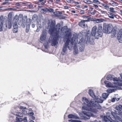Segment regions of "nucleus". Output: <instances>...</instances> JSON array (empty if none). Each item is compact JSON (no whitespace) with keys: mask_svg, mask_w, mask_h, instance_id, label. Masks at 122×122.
<instances>
[{"mask_svg":"<svg viewBox=\"0 0 122 122\" xmlns=\"http://www.w3.org/2000/svg\"><path fill=\"white\" fill-rule=\"evenodd\" d=\"M97 97V99H95L97 100V101H95L98 103H102L104 100V99H102V98L101 97L100 98H98Z\"/></svg>","mask_w":122,"mask_h":122,"instance_id":"aec40b11","label":"nucleus"},{"mask_svg":"<svg viewBox=\"0 0 122 122\" xmlns=\"http://www.w3.org/2000/svg\"><path fill=\"white\" fill-rule=\"evenodd\" d=\"M108 15V17L112 19H114V17L116 16V15H115L111 13H109Z\"/></svg>","mask_w":122,"mask_h":122,"instance_id":"4be33fe9","label":"nucleus"},{"mask_svg":"<svg viewBox=\"0 0 122 122\" xmlns=\"http://www.w3.org/2000/svg\"><path fill=\"white\" fill-rule=\"evenodd\" d=\"M91 35L95 36V39H98L99 37H101L102 35V31L97 30V27L95 25L92 29Z\"/></svg>","mask_w":122,"mask_h":122,"instance_id":"39448f33","label":"nucleus"},{"mask_svg":"<svg viewBox=\"0 0 122 122\" xmlns=\"http://www.w3.org/2000/svg\"><path fill=\"white\" fill-rule=\"evenodd\" d=\"M54 10L51 8H50L49 9H48L47 11H49L50 12H54Z\"/></svg>","mask_w":122,"mask_h":122,"instance_id":"c03bdc74","label":"nucleus"},{"mask_svg":"<svg viewBox=\"0 0 122 122\" xmlns=\"http://www.w3.org/2000/svg\"><path fill=\"white\" fill-rule=\"evenodd\" d=\"M87 21V20H86L81 21L79 23V25L82 28L86 27L87 26V25L86 24L85 22Z\"/></svg>","mask_w":122,"mask_h":122,"instance_id":"ddd939ff","label":"nucleus"},{"mask_svg":"<svg viewBox=\"0 0 122 122\" xmlns=\"http://www.w3.org/2000/svg\"><path fill=\"white\" fill-rule=\"evenodd\" d=\"M115 119H117L119 121L122 122V119L118 116H117Z\"/></svg>","mask_w":122,"mask_h":122,"instance_id":"79ce46f5","label":"nucleus"},{"mask_svg":"<svg viewBox=\"0 0 122 122\" xmlns=\"http://www.w3.org/2000/svg\"><path fill=\"white\" fill-rule=\"evenodd\" d=\"M23 121L24 122H27V117H25L23 119Z\"/></svg>","mask_w":122,"mask_h":122,"instance_id":"de8ad7c7","label":"nucleus"},{"mask_svg":"<svg viewBox=\"0 0 122 122\" xmlns=\"http://www.w3.org/2000/svg\"><path fill=\"white\" fill-rule=\"evenodd\" d=\"M69 122H81V121L79 120H72V119L69 120H68Z\"/></svg>","mask_w":122,"mask_h":122,"instance_id":"72a5a7b5","label":"nucleus"},{"mask_svg":"<svg viewBox=\"0 0 122 122\" xmlns=\"http://www.w3.org/2000/svg\"><path fill=\"white\" fill-rule=\"evenodd\" d=\"M104 83L105 84L106 86V87L114 88L115 87V85H113L111 83L107 81H105Z\"/></svg>","mask_w":122,"mask_h":122,"instance_id":"f8f14e48","label":"nucleus"},{"mask_svg":"<svg viewBox=\"0 0 122 122\" xmlns=\"http://www.w3.org/2000/svg\"><path fill=\"white\" fill-rule=\"evenodd\" d=\"M15 5L17 6H20V4L19 3H16L15 4Z\"/></svg>","mask_w":122,"mask_h":122,"instance_id":"338daca9","label":"nucleus"},{"mask_svg":"<svg viewBox=\"0 0 122 122\" xmlns=\"http://www.w3.org/2000/svg\"><path fill=\"white\" fill-rule=\"evenodd\" d=\"M97 30H100L102 31V26L101 25H99L98 26L97 29Z\"/></svg>","mask_w":122,"mask_h":122,"instance_id":"7c9ffc66","label":"nucleus"},{"mask_svg":"<svg viewBox=\"0 0 122 122\" xmlns=\"http://www.w3.org/2000/svg\"><path fill=\"white\" fill-rule=\"evenodd\" d=\"M76 38H77V43H78L79 51L80 52L83 51L84 49L85 46L83 44L84 39L83 38L82 35L81 33L78 34H75L73 35V36L72 38V40L76 41Z\"/></svg>","mask_w":122,"mask_h":122,"instance_id":"7ed1b4c3","label":"nucleus"},{"mask_svg":"<svg viewBox=\"0 0 122 122\" xmlns=\"http://www.w3.org/2000/svg\"><path fill=\"white\" fill-rule=\"evenodd\" d=\"M73 3H74L78 5L79 4V3L78 2L74 1H73Z\"/></svg>","mask_w":122,"mask_h":122,"instance_id":"680f3d73","label":"nucleus"},{"mask_svg":"<svg viewBox=\"0 0 122 122\" xmlns=\"http://www.w3.org/2000/svg\"><path fill=\"white\" fill-rule=\"evenodd\" d=\"M118 115L121 116L122 117V112L121 111H120L118 112Z\"/></svg>","mask_w":122,"mask_h":122,"instance_id":"603ef678","label":"nucleus"},{"mask_svg":"<svg viewBox=\"0 0 122 122\" xmlns=\"http://www.w3.org/2000/svg\"><path fill=\"white\" fill-rule=\"evenodd\" d=\"M115 101V99L114 98H113L111 99V101L113 102H114Z\"/></svg>","mask_w":122,"mask_h":122,"instance_id":"4d7b16f0","label":"nucleus"},{"mask_svg":"<svg viewBox=\"0 0 122 122\" xmlns=\"http://www.w3.org/2000/svg\"><path fill=\"white\" fill-rule=\"evenodd\" d=\"M20 108L21 109H26V108L25 107H22L21 106H20Z\"/></svg>","mask_w":122,"mask_h":122,"instance_id":"864d4df0","label":"nucleus"},{"mask_svg":"<svg viewBox=\"0 0 122 122\" xmlns=\"http://www.w3.org/2000/svg\"><path fill=\"white\" fill-rule=\"evenodd\" d=\"M67 28V26H64V27L62 28L61 29V30L62 31H65L66 30Z\"/></svg>","mask_w":122,"mask_h":122,"instance_id":"f704fd0d","label":"nucleus"},{"mask_svg":"<svg viewBox=\"0 0 122 122\" xmlns=\"http://www.w3.org/2000/svg\"><path fill=\"white\" fill-rule=\"evenodd\" d=\"M18 21V20L17 19H16L15 18H14L13 21V26H18L17 25Z\"/></svg>","mask_w":122,"mask_h":122,"instance_id":"b1692460","label":"nucleus"},{"mask_svg":"<svg viewBox=\"0 0 122 122\" xmlns=\"http://www.w3.org/2000/svg\"><path fill=\"white\" fill-rule=\"evenodd\" d=\"M117 38L119 42L122 43V29L120 30Z\"/></svg>","mask_w":122,"mask_h":122,"instance_id":"9b49d317","label":"nucleus"},{"mask_svg":"<svg viewBox=\"0 0 122 122\" xmlns=\"http://www.w3.org/2000/svg\"><path fill=\"white\" fill-rule=\"evenodd\" d=\"M102 5L104 7L105 9L107 10H108L109 9V6L107 4H102Z\"/></svg>","mask_w":122,"mask_h":122,"instance_id":"c756f323","label":"nucleus"},{"mask_svg":"<svg viewBox=\"0 0 122 122\" xmlns=\"http://www.w3.org/2000/svg\"><path fill=\"white\" fill-rule=\"evenodd\" d=\"M48 9L45 8L44 9H42L41 10V11L43 13H46Z\"/></svg>","mask_w":122,"mask_h":122,"instance_id":"473e14b6","label":"nucleus"},{"mask_svg":"<svg viewBox=\"0 0 122 122\" xmlns=\"http://www.w3.org/2000/svg\"><path fill=\"white\" fill-rule=\"evenodd\" d=\"M112 76L111 75H108L107 77V79L108 80H111L112 79Z\"/></svg>","mask_w":122,"mask_h":122,"instance_id":"c9c22d12","label":"nucleus"},{"mask_svg":"<svg viewBox=\"0 0 122 122\" xmlns=\"http://www.w3.org/2000/svg\"><path fill=\"white\" fill-rule=\"evenodd\" d=\"M111 118L110 117H108V118L107 116H104L103 118V122H107L109 121H111Z\"/></svg>","mask_w":122,"mask_h":122,"instance_id":"a211bd4d","label":"nucleus"},{"mask_svg":"<svg viewBox=\"0 0 122 122\" xmlns=\"http://www.w3.org/2000/svg\"><path fill=\"white\" fill-rule=\"evenodd\" d=\"M68 117L69 118H74L77 119H79V117L77 116L76 115L69 114L68 115Z\"/></svg>","mask_w":122,"mask_h":122,"instance_id":"dca6fc26","label":"nucleus"},{"mask_svg":"<svg viewBox=\"0 0 122 122\" xmlns=\"http://www.w3.org/2000/svg\"><path fill=\"white\" fill-rule=\"evenodd\" d=\"M80 13L81 14H83L84 13V10H80Z\"/></svg>","mask_w":122,"mask_h":122,"instance_id":"6e6d98bb","label":"nucleus"},{"mask_svg":"<svg viewBox=\"0 0 122 122\" xmlns=\"http://www.w3.org/2000/svg\"><path fill=\"white\" fill-rule=\"evenodd\" d=\"M31 20L30 18L27 19L26 16H24L22 18V23L21 24L19 23V25H20L23 28H25V26L27 25L28 23H29L30 24Z\"/></svg>","mask_w":122,"mask_h":122,"instance_id":"6e6552de","label":"nucleus"},{"mask_svg":"<svg viewBox=\"0 0 122 122\" xmlns=\"http://www.w3.org/2000/svg\"><path fill=\"white\" fill-rule=\"evenodd\" d=\"M46 0H38V2L39 3L40 2H43V1H45Z\"/></svg>","mask_w":122,"mask_h":122,"instance_id":"bf43d9fd","label":"nucleus"},{"mask_svg":"<svg viewBox=\"0 0 122 122\" xmlns=\"http://www.w3.org/2000/svg\"><path fill=\"white\" fill-rule=\"evenodd\" d=\"M41 4L43 6H44L45 5V3L44 2H41Z\"/></svg>","mask_w":122,"mask_h":122,"instance_id":"13d9d810","label":"nucleus"},{"mask_svg":"<svg viewBox=\"0 0 122 122\" xmlns=\"http://www.w3.org/2000/svg\"><path fill=\"white\" fill-rule=\"evenodd\" d=\"M15 115L19 117H23V114L22 113L20 112L16 113Z\"/></svg>","mask_w":122,"mask_h":122,"instance_id":"a878e982","label":"nucleus"},{"mask_svg":"<svg viewBox=\"0 0 122 122\" xmlns=\"http://www.w3.org/2000/svg\"><path fill=\"white\" fill-rule=\"evenodd\" d=\"M27 5V6L28 7L30 8H31L33 7V5L31 4H29L28 3Z\"/></svg>","mask_w":122,"mask_h":122,"instance_id":"58836bf2","label":"nucleus"},{"mask_svg":"<svg viewBox=\"0 0 122 122\" xmlns=\"http://www.w3.org/2000/svg\"><path fill=\"white\" fill-rule=\"evenodd\" d=\"M28 3H26V2L25 3H22V5H27V4H28Z\"/></svg>","mask_w":122,"mask_h":122,"instance_id":"0e129e2a","label":"nucleus"},{"mask_svg":"<svg viewBox=\"0 0 122 122\" xmlns=\"http://www.w3.org/2000/svg\"><path fill=\"white\" fill-rule=\"evenodd\" d=\"M112 5H113L117 6V5L118 4L117 2L113 1L112 3Z\"/></svg>","mask_w":122,"mask_h":122,"instance_id":"49530a36","label":"nucleus"},{"mask_svg":"<svg viewBox=\"0 0 122 122\" xmlns=\"http://www.w3.org/2000/svg\"><path fill=\"white\" fill-rule=\"evenodd\" d=\"M116 30L115 29H112V30L111 32L112 34V37H114L115 36V35L116 34Z\"/></svg>","mask_w":122,"mask_h":122,"instance_id":"5701e85b","label":"nucleus"},{"mask_svg":"<svg viewBox=\"0 0 122 122\" xmlns=\"http://www.w3.org/2000/svg\"><path fill=\"white\" fill-rule=\"evenodd\" d=\"M37 16L36 15H34L32 17V19L34 20H37Z\"/></svg>","mask_w":122,"mask_h":122,"instance_id":"ea45409f","label":"nucleus"},{"mask_svg":"<svg viewBox=\"0 0 122 122\" xmlns=\"http://www.w3.org/2000/svg\"><path fill=\"white\" fill-rule=\"evenodd\" d=\"M31 118L33 120H34L35 119V117L34 116H31Z\"/></svg>","mask_w":122,"mask_h":122,"instance_id":"69168bd1","label":"nucleus"},{"mask_svg":"<svg viewBox=\"0 0 122 122\" xmlns=\"http://www.w3.org/2000/svg\"><path fill=\"white\" fill-rule=\"evenodd\" d=\"M18 28H13V32L14 33H16L18 32Z\"/></svg>","mask_w":122,"mask_h":122,"instance_id":"e433bc0d","label":"nucleus"},{"mask_svg":"<svg viewBox=\"0 0 122 122\" xmlns=\"http://www.w3.org/2000/svg\"><path fill=\"white\" fill-rule=\"evenodd\" d=\"M109 95V94L106 93H103L102 94V98L104 99H106Z\"/></svg>","mask_w":122,"mask_h":122,"instance_id":"412c9836","label":"nucleus"},{"mask_svg":"<svg viewBox=\"0 0 122 122\" xmlns=\"http://www.w3.org/2000/svg\"><path fill=\"white\" fill-rule=\"evenodd\" d=\"M82 17L84 18H87L89 17V16H88L84 15L82 16Z\"/></svg>","mask_w":122,"mask_h":122,"instance_id":"5fc2aeb1","label":"nucleus"},{"mask_svg":"<svg viewBox=\"0 0 122 122\" xmlns=\"http://www.w3.org/2000/svg\"><path fill=\"white\" fill-rule=\"evenodd\" d=\"M106 21V20L102 19H97L95 20L94 23H98L103 22H105Z\"/></svg>","mask_w":122,"mask_h":122,"instance_id":"6ab92c4d","label":"nucleus"},{"mask_svg":"<svg viewBox=\"0 0 122 122\" xmlns=\"http://www.w3.org/2000/svg\"><path fill=\"white\" fill-rule=\"evenodd\" d=\"M66 1L69 3H73V0H66Z\"/></svg>","mask_w":122,"mask_h":122,"instance_id":"4c0bfd02","label":"nucleus"},{"mask_svg":"<svg viewBox=\"0 0 122 122\" xmlns=\"http://www.w3.org/2000/svg\"><path fill=\"white\" fill-rule=\"evenodd\" d=\"M103 29L105 33L109 34L111 33L112 29L113 27L111 24H109L107 25H105L103 27Z\"/></svg>","mask_w":122,"mask_h":122,"instance_id":"1a4fd4ad","label":"nucleus"},{"mask_svg":"<svg viewBox=\"0 0 122 122\" xmlns=\"http://www.w3.org/2000/svg\"><path fill=\"white\" fill-rule=\"evenodd\" d=\"M89 93L90 95L94 99H97V97L94 95L92 90H89Z\"/></svg>","mask_w":122,"mask_h":122,"instance_id":"2eb2a0df","label":"nucleus"},{"mask_svg":"<svg viewBox=\"0 0 122 122\" xmlns=\"http://www.w3.org/2000/svg\"><path fill=\"white\" fill-rule=\"evenodd\" d=\"M48 24L49 27V32L50 34L53 36L55 33L56 34L58 35V34L60 29V24L59 23L57 24L56 27L55 28V21L50 20H48Z\"/></svg>","mask_w":122,"mask_h":122,"instance_id":"f03ea898","label":"nucleus"},{"mask_svg":"<svg viewBox=\"0 0 122 122\" xmlns=\"http://www.w3.org/2000/svg\"><path fill=\"white\" fill-rule=\"evenodd\" d=\"M115 109L117 111H116V113L118 115V112L120 111H121V110H122V106L119 105L115 107Z\"/></svg>","mask_w":122,"mask_h":122,"instance_id":"f3484780","label":"nucleus"},{"mask_svg":"<svg viewBox=\"0 0 122 122\" xmlns=\"http://www.w3.org/2000/svg\"><path fill=\"white\" fill-rule=\"evenodd\" d=\"M34 114V113L33 112H30L29 113H28V115L30 116H32Z\"/></svg>","mask_w":122,"mask_h":122,"instance_id":"8fccbe9b","label":"nucleus"},{"mask_svg":"<svg viewBox=\"0 0 122 122\" xmlns=\"http://www.w3.org/2000/svg\"><path fill=\"white\" fill-rule=\"evenodd\" d=\"M55 34L56 35L55 37L52 36L50 37L48 42L51 43V45L52 46H55L56 47L58 43L59 35H58Z\"/></svg>","mask_w":122,"mask_h":122,"instance_id":"423d86ee","label":"nucleus"},{"mask_svg":"<svg viewBox=\"0 0 122 122\" xmlns=\"http://www.w3.org/2000/svg\"><path fill=\"white\" fill-rule=\"evenodd\" d=\"M107 93H109L112 92L111 91V89H107Z\"/></svg>","mask_w":122,"mask_h":122,"instance_id":"09e8293b","label":"nucleus"},{"mask_svg":"<svg viewBox=\"0 0 122 122\" xmlns=\"http://www.w3.org/2000/svg\"><path fill=\"white\" fill-rule=\"evenodd\" d=\"M66 36L68 38L71 36V33L69 31H66Z\"/></svg>","mask_w":122,"mask_h":122,"instance_id":"c85d7f7f","label":"nucleus"},{"mask_svg":"<svg viewBox=\"0 0 122 122\" xmlns=\"http://www.w3.org/2000/svg\"><path fill=\"white\" fill-rule=\"evenodd\" d=\"M46 31L45 30H43L40 37V40H41L43 41L45 40L46 37Z\"/></svg>","mask_w":122,"mask_h":122,"instance_id":"4468645a","label":"nucleus"},{"mask_svg":"<svg viewBox=\"0 0 122 122\" xmlns=\"http://www.w3.org/2000/svg\"><path fill=\"white\" fill-rule=\"evenodd\" d=\"M116 86L115 85V87L113 89H111V91L112 92H114L116 91Z\"/></svg>","mask_w":122,"mask_h":122,"instance_id":"a18cd8bd","label":"nucleus"},{"mask_svg":"<svg viewBox=\"0 0 122 122\" xmlns=\"http://www.w3.org/2000/svg\"><path fill=\"white\" fill-rule=\"evenodd\" d=\"M113 80L114 81H118V79L116 78H113Z\"/></svg>","mask_w":122,"mask_h":122,"instance_id":"052dcab7","label":"nucleus"},{"mask_svg":"<svg viewBox=\"0 0 122 122\" xmlns=\"http://www.w3.org/2000/svg\"><path fill=\"white\" fill-rule=\"evenodd\" d=\"M16 121L15 122H20L23 121L22 119L21 118H19L17 117H16Z\"/></svg>","mask_w":122,"mask_h":122,"instance_id":"cd10ccee","label":"nucleus"},{"mask_svg":"<svg viewBox=\"0 0 122 122\" xmlns=\"http://www.w3.org/2000/svg\"><path fill=\"white\" fill-rule=\"evenodd\" d=\"M59 12H54V14L56 16H59L60 15Z\"/></svg>","mask_w":122,"mask_h":122,"instance_id":"37998d69","label":"nucleus"},{"mask_svg":"<svg viewBox=\"0 0 122 122\" xmlns=\"http://www.w3.org/2000/svg\"><path fill=\"white\" fill-rule=\"evenodd\" d=\"M110 10L109 11L111 12H112L113 13H115L116 11L114 10V9L113 8H109Z\"/></svg>","mask_w":122,"mask_h":122,"instance_id":"a19ab883","label":"nucleus"},{"mask_svg":"<svg viewBox=\"0 0 122 122\" xmlns=\"http://www.w3.org/2000/svg\"><path fill=\"white\" fill-rule=\"evenodd\" d=\"M82 101L84 103L83 104L82 112L80 114V116L84 119H89L92 115V113H95L97 111L96 109H92L91 106L99 109L102 107L100 105L94 100H91L90 102L85 97L82 98Z\"/></svg>","mask_w":122,"mask_h":122,"instance_id":"f257e3e1","label":"nucleus"},{"mask_svg":"<svg viewBox=\"0 0 122 122\" xmlns=\"http://www.w3.org/2000/svg\"><path fill=\"white\" fill-rule=\"evenodd\" d=\"M84 2L88 4H92V2L89 0H84Z\"/></svg>","mask_w":122,"mask_h":122,"instance_id":"bb28decb","label":"nucleus"},{"mask_svg":"<svg viewBox=\"0 0 122 122\" xmlns=\"http://www.w3.org/2000/svg\"><path fill=\"white\" fill-rule=\"evenodd\" d=\"M93 5L94 6V7L96 8H97L98 7V6L97 5L93 4Z\"/></svg>","mask_w":122,"mask_h":122,"instance_id":"774afa93","label":"nucleus"},{"mask_svg":"<svg viewBox=\"0 0 122 122\" xmlns=\"http://www.w3.org/2000/svg\"><path fill=\"white\" fill-rule=\"evenodd\" d=\"M95 19H94V18H91V21H94V23H95Z\"/></svg>","mask_w":122,"mask_h":122,"instance_id":"e2e57ef3","label":"nucleus"},{"mask_svg":"<svg viewBox=\"0 0 122 122\" xmlns=\"http://www.w3.org/2000/svg\"><path fill=\"white\" fill-rule=\"evenodd\" d=\"M71 41L72 42L73 44L72 46H73V53L75 55L77 54L78 52V44L77 42V38H76V41H72V39L71 40Z\"/></svg>","mask_w":122,"mask_h":122,"instance_id":"9d476101","label":"nucleus"},{"mask_svg":"<svg viewBox=\"0 0 122 122\" xmlns=\"http://www.w3.org/2000/svg\"><path fill=\"white\" fill-rule=\"evenodd\" d=\"M99 2L98 0H93V2L94 3H97Z\"/></svg>","mask_w":122,"mask_h":122,"instance_id":"3c124183","label":"nucleus"},{"mask_svg":"<svg viewBox=\"0 0 122 122\" xmlns=\"http://www.w3.org/2000/svg\"><path fill=\"white\" fill-rule=\"evenodd\" d=\"M28 25H26V33H28L29 32V30L30 29V23H28Z\"/></svg>","mask_w":122,"mask_h":122,"instance_id":"393cba45","label":"nucleus"},{"mask_svg":"<svg viewBox=\"0 0 122 122\" xmlns=\"http://www.w3.org/2000/svg\"><path fill=\"white\" fill-rule=\"evenodd\" d=\"M12 22L10 21H6L3 15H1L0 17V31H5L7 28L10 29L12 27Z\"/></svg>","mask_w":122,"mask_h":122,"instance_id":"20e7f679","label":"nucleus"},{"mask_svg":"<svg viewBox=\"0 0 122 122\" xmlns=\"http://www.w3.org/2000/svg\"><path fill=\"white\" fill-rule=\"evenodd\" d=\"M73 43L71 41L69 40L68 39L64 44L62 48V51L65 53L67 50V46L69 50H71L72 49V45Z\"/></svg>","mask_w":122,"mask_h":122,"instance_id":"0eeeda50","label":"nucleus"},{"mask_svg":"<svg viewBox=\"0 0 122 122\" xmlns=\"http://www.w3.org/2000/svg\"><path fill=\"white\" fill-rule=\"evenodd\" d=\"M112 115L113 116V117L115 118L117 116L116 113L114 112H111Z\"/></svg>","mask_w":122,"mask_h":122,"instance_id":"2f4dec72","label":"nucleus"}]
</instances>
